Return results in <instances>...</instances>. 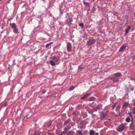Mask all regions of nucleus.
Segmentation results:
<instances>
[{"mask_svg": "<svg viewBox=\"0 0 135 135\" xmlns=\"http://www.w3.org/2000/svg\"><path fill=\"white\" fill-rule=\"evenodd\" d=\"M125 127L123 124H121L116 128V129L118 132H122L124 130Z\"/></svg>", "mask_w": 135, "mask_h": 135, "instance_id": "obj_1", "label": "nucleus"}, {"mask_svg": "<svg viewBox=\"0 0 135 135\" xmlns=\"http://www.w3.org/2000/svg\"><path fill=\"white\" fill-rule=\"evenodd\" d=\"M96 41V40L94 39H91L86 42V44L87 45L90 46L95 44Z\"/></svg>", "mask_w": 135, "mask_h": 135, "instance_id": "obj_2", "label": "nucleus"}, {"mask_svg": "<svg viewBox=\"0 0 135 135\" xmlns=\"http://www.w3.org/2000/svg\"><path fill=\"white\" fill-rule=\"evenodd\" d=\"M131 123L129 124L130 128L132 130H134L135 129V122H134L133 119L131 121Z\"/></svg>", "mask_w": 135, "mask_h": 135, "instance_id": "obj_3", "label": "nucleus"}, {"mask_svg": "<svg viewBox=\"0 0 135 135\" xmlns=\"http://www.w3.org/2000/svg\"><path fill=\"white\" fill-rule=\"evenodd\" d=\"M72 46L71 43L70 42H68L67 45V48L68 51L71 52V51Z\"/></svg>", "mask_w": 135, "mask_h": 135, "instance_id": "obj_4", "label": "nucleus"}, {"mask_svg": "<svg viewBox=\"0 0 135 135\" xmlns=\"http://www.w3.org/2000/svg\"><path fill=\"white\" fill-rule=\"evenodd\" d=\"M71 127L70 126L64 129V131L61 132V135H65L66 133V132L65 131H68L69 129H71Z\"/></svg>", "mask_w": 135, "mask_h": 135, "instance_id": "obj_5", "label": "nucleus"}, {"mask_svg": "<svg viewBox=\"0 0 135 135\" xmlns=\"http://www.w3.org/2000/svg\"><path fill=\"white\" fill-rule=\"evenodd\" d=\"M53 60L55 62H57L59 60V56H54L52 57Z\"/></svg>", "mask_w": 135, "mask_h": 135, "instance_id": "obj_6", "label": "nucleus"}, {"mask_svg": "<svg viewBox=\"0 0 135 135\" xmlns=\"http://www.w3.org/2000/svg\"><path fill=\"white\" fill-rule=\"evenodd\" d=\"M67 23L68 24H70L73 21V19L72 17H69L67 20H66Z\"/></svg>", "mask_w": 135, "mask_h": 135, "instance_id": "obj_7", "label": "nucleus"}, {"mask_svg": "<svg viewBox=\"0 0 135 135\" xmlns=\"http://www.w3.org/2000/svg\"><path fill=\"white\" fill-rule=\"evenodd\" d=\"M126 46L124 45L122 46L119 49V51L120 52L123 51L126 49Z\"/></svg>", "mask_w": 135, "mask_h": 135, "instance_id": "obj_8", "label": "nucleus"}, {"mask_svg": "<svg viewBox=\"0 0 135 135\" xmlns=\"http://www.w3.org/2000/svg\"><path fill=\"white\" fill-rule=\"evenodd\" d=\"M113 76L115 77H121V73L120 72H118L115 73Z\"/></svg>", "mask_w": 135, "mask_h": 135, "instance_id": "obj_9", "label": "nucleus"}, {"mask_svg": "<svg viewBox=\"0 0 135 135\" xmlns=\"http://www.w3.org/2000/svg\"><path fill=\"white\" fill-rule=\"evenodd\" d=\"M90 95V94L89 93H88L83 96L82 97H81L80 99L81 100H83L84 99H85L89 95Z\"/></svg>", "mask_w": 135, "mask_h": 135, "instance_id": "obj_10", "label": "nucleus"}, {"mask_svg": "<svg viewBox=\"0 0 135 135\" xmlns=\"http://www.w3.org/2000/svg\"><path fill=\"white\" fill-rule=\"evenodd\" d=\"M9 25L12 29L15 28L17 27L15 23H10L9 24Z\"/></svg>", "mask_w": 135, "mask_h": 135, "instance_id": "obj_11", "label": "nucleus"}, {"mask_svg": "<svg viewBox=\"0 0 135 135\" xmlns=\"http://www.w3.org/2000/svg\"><path fill=\"white\" fill-rule=\"evenodd\" d=\"M95 132L93 129H91L89 130V135H95Z\"/></svg>", "mask_w": 135, "mask_h": 135, "instance_id": "obj_12", "label": "nucleus"}, {"mask_svg": "<svg viewBox=\"0 0 135 135\" xmlns=\"http://www.w3.org/2000/svg\"><path fill=\"white\" fill-rule=\"evenodd\" d=\"M129 104V103L128 102H126L124 103L122 105V108H126L128 106Z\"/></svg>", "mask_w": 135, "mask_h": 135, "instance_id": "obj_13", "label": "nucleus"}, {"mask_svg": "<svg viewBox=\"0 0 135 135\" xmlns=\"http://www.w3.org/2000/svg\"><path fill=\"white\" fill-rule=\"evenodd\" d=\"M74 132L73 131H69L66 134V135H73L74 134Z\"/></svg>", "mask_w": 135, "mask_h": 135, "instance_id": "obj_14", "label": "nucleus"}, {"mask_svg": "<svg viewBox=\"0 0 135 135\" xmlns=\"http://www.w3.org/2000/svg\"><path fill=\"white\" fill-rule=\"evenodd\" d=\"M13 32L17 34L18 32V29L17 27L15 28H13Z\"/></svg>", "mask_w": 135, "mask_h": 135, "instance_id": "obj_15", "label": "nucleus"}, {"mask_svg": "<svg viewBox=\"0 0 135 135\" xmlns=\"http://www.w3.org/2000/svg\"><path fill=\"white\" fill-rule=\"evenodd\" d=\"M105 113H104L103 112H102V114L100 115V118L101 119H103L105 116Z\"/></svg>", "mask_w": 135, "mask_h": 135, "instance_id": "obj_16", "label": "nucleus"}, {"mask_svg": "<svg viewBox=\"0 0 135 135\" xmlns=\"http://www.w3.org/2000/svg\"><path fill=\"white\" fill-rule=\"evenodd\" d=\"M83 107L82 104H79L76 107V108L79 110H80L82 109Z\"/></svg>", "mask_w": 135, "mask_h": 135, "instance_id": "obj_17", "label": "nucleus"}, {"mask_svg": "<svg viewBox=\"0 0 135 135\" xmlns=\"http://www.w3.org/2000/svg\"><path fill=\"white\" fill-rule=\"evenodd\" d=\"M77 135H83L81 131L80 130H78L76 132Z\"/></svg>", "mask_w": 135, "mask_h": 135, "instance_id": "obj_18", "label": "nucleus"}, {"mask_svg": "<svg viewBox=\"0 0 135 135\" xmlns=\"http://www.w3.org/2000/svg\"><path fill=\"white\" fill-rule=\"evenodd\" d=\"M72 114L73 115L76 116L78 115V113L77 111H75L73 112Z\"/></svg>", "mask_w": 135, "mask_h": 135, "instance_id": "obj_19", "label": "nucleus"}, {"mask_svg": "<svg viewBox=\"0 0 135 135\" xmlns=\"http://www.w3.org/2000/svg\"><path fill=\"white\" fill-rule=\"evenodd\" d=\"M95 98L94 97H92L89 98V101H94L95 100Z\"/></svg>", "mask_w": 135, "mask_h": 135, "instance_id": "obj_20", "label": "nucleus"}, {"mask_svg": "<svg viewBox=\"0 0 135 135\" xmlns=\"http://www.w3.org/2000/svg\"><path fill=\"white\" fill-rule=\"evenodd\" d=\"M71 121V120L70 119H69L68 120H66L65 121V123H64V125H66L68 123H70V122Z\"/></svg>", "mask_w": 135, "mask_h": 135, "instance_id": "obj_21", "label": "nucleus"}, {"mask_svg": "<svg viewBox=\"0 0 135 135\" xmlns=\"http://www.w3.org/2000/svg\"><path fill=\"white\" fill-rule=\"evenodd\" d=\"M50 62L52 66H55L56 64H55V62L53 60H51L50 61Z\"/></svg>", "mask_w": 135, "mask_h": 135, "instance_id": "obj_22", "label": "nucleus"}, {"mask_svg": "<svg viewBox=\"0 0 135 135\" xmlns=\"http://www.w3.org/2000/svg\"><path fill=\"white\" fill-rule=\"evenodd\" d=\"M125 121L126 122L129 123L131 121V119L129 117H128L126 118Z\"/></svg>", "mask_w": 135, "mask_h": 135, "instance_id": "obj_23", "label": "nucleus"}, {"mask_svg": "<svg viewBox=\"0 0 135 135\" xmlns=\"http://www.w3.org/2000/svg\"><path fill=\"white\" fill-rule=\"evenodd\" d=\"M120 105L118 106L115 109V110L117 112H118L119 109L120 108Z\"/></svg>", "mask_w": 135, "mask_h": 135, "instance_id": "obj_24", "label": "nucleus"}, {"mask_svg": "<svg viewBox=\"0 0 135 135\" xmlns=\"http://www.w3.org/2000/svg\"><path fill=\"white\" fill-rule=\"evenodd\" d=\"M79 26L81 27V28H83L84 27V24L83 23H81L79 24Z\"/></svg>", "mask_w": 135, "mask_h": 135, "instance_id": "obj_25", "label": "nucleus"}, {"mask_svg": "<svg viewBox=\"0 0 135 135\" xmlns=\"http://www.w3.org/2000/svg\"><path fill=\"white\" fill-rule=\"evenodd\" d=\"M99 105H98L97 107L94 108L93 109V110L95 111H97L98 109H99V108L98 107V106Z\"/></svg>", "mask_w": 135, "mask_h": 135, "instance_id": "obj_26", "label": "nucleus"}, {"mask_svg": "<svg viewBox=\"0 0 135 135\" xmlns=\"http://www.w3.org/2000/svg\"><path fill=\"white\" fill-rule=\"evenodd\" d=\"M75 88L74 86H72L70 87L69 88V90H73Z\"/></svg>", "mask_w": 135, "mask_h": 135, "instance_id": "obj_27", "label": "nucleus"}, {"mask_svg": "<svg viewBox=\"0 0 135 135\" xmlns=\"http://www.w3.org/2000/svg\"><path fill=\"white\" fill-rule=\"evenodd\" d=\"M84 4L86 6H89V3H88L85 2H83Z\"/></svg>", "mask_w": 135, "mask_h": 135, "instance_id": "obj_28", "label": "nucleus"}, {"mask_svg": "<svg viewBox=\"0 0 135 135\" xmlns=\"http://www.w3.org/2000/svg\"><path fill=\"white\" fill-rule=\"evenodd\" d=\"M52 121L51 120L48 123V127H49L51 125Z\"/></svg>", "mask_w": 135, "mask_h": 135, "instance_id": "obj_29", "label": "nucleus"}, {"mask_svg": "<svg viewBox=\"0 0 135 135\" xmlns=\"http://www.w3.org/2000/svg\"><path fill=\"white\" fill-rule=\"evenodd\" d=\"M119 81V80L118 79H117L114 78V79L113 80V81L114 83H115L116 82H118Z\"/></svg>", "mask_w": 135, "mask_h": 135, "instance_id": "obj_30", "label": "nucleus"}, {"mask_svg": "<svg viewBox=\"0 0 135 135\" xmlns=\"http://www.w3.org/2000/svg\"><path fill=\"white\" fill-rule=\"evenodd\" d=\"M128 114L129 115L130 117H131V118H132V120H133V116H132V114L131 113V112L129 113Z\"/></svg>", "mask_w": 135, "mask_h": 135, "instance_id": "obj_31", "label": "nucleus"}, {"mask_svg": "<svg viewBox=\"0 0 135 135\" xmlns=\"http://www.w3.org/2000/svg\"><path fill=\"white\" fill-rule=\"evenodd\" d=\"M116 105L115 104H114L112 106V107L113 109H114L116 106Z\"/></svg>", "mask_w": 135, "mask_h": 135, "instance_id": "obj_32", "label": "nucleus"}, {"mask_svg": "<svg viewBox=\"0 0 135 135\" xmlns=\"http://www.w3.org/2000/svg\"><path fill=\"white\" fill-rule=\"evenodd\" d=\"M129 30L127 28L126 30H125V33L126 34L127 33H128L129 31Z\"/></svg>", "mask_w": 135, "mask_h": 135, "instance_id": "obj_33", "label": "nucleus"}, {"mask_svg": "<svg viewBox=\"0 0 135 135\" xmlns=\"http://www.w3.org/2000/svg\"><path fill=\"white\" fill-rule=\"evenodd\" d=\"M132 102H133V105L135 106V99H134L132 100Z\"/></svg>", "mask_w": 135, "mask_h": 135, "instance_id": "obj_34", "label": "nucleus"}, {"mask_svg": "<svg viewBox=\"0 0 135 135\" xmlns=\"http://www.w3.org/2000/svg\"><path fill=\"white\" fill-rule=\"evenodd\" d=\"M128 77L129 78L130 80H134V81L135 82V79H134L133 78H130V76H128Z\"/></svg>", "mask_w": 135, "mask_h": 135, "instance_id": "obj_35", "label": "nucleus"}, {"mask_svg": "<svg viewBox=\"0 0 135 135\" xmlns=\"http://www.w3.org/2000/svg\"><path fill=\"white\" fill-rule=\"evenodd\" d=\"M108 78L109 79L113 80L114 79V78L113 77H109Z\"/></svg>", "mask_w": 135, "mask_h": 135, "instance_id": "obj_36", "label": "nucleus"}, {"mask_svg": "<svg viewBox=\"0 0 135 135\" xmlns=\"http://www.w3.org/2000/svg\"><path fill=\"white\" fill-rule=\"evenodd\" d=\"M50 45V44H49V43H48V44H46V47H48Z\"/></svg>", "mask_w": 135, "mask_h": 135, "instance_id": "obj_37", "label": "nucleus"}, {"mask_svg": "<svg viewBox=\"0 0 135 135\" xmlns=\"http://www.w3.org/2000/svg\"><path fill=\"white\" fill-rule=\"evenodd\" d=\"M132 112L133 114H135V107L133 108Z\"/></svg>", "mask_w": 135, "mask_h": 135, "instance_id": "obj_38", "label": "nucleus"}, {"mask_svg": "<svg viewBox=\"0 0 135 135\" xmlns=\"http://www.w3.org/2000/svg\"><path fill=\"white\" fill-rule=\"evenodd\" d=\"M131 27L130 26H128V27H127V28L129 30L130 29H131Z\"/></svg>", "mask_w": 135, "mask_h": 135, "instance_id": "obj_39", "label": "nucleus"}, {"mask_svg": "<svg viewBox=\"0 0 135 135\" xmlns=\"http://www.w3.org/2000/svg\"><path fill=\"white\" fill-rule=\"evenodd\" d=\"M46 90H43L42 91V93H46Z\"/></svg>", "mask_w": 135, "mask_h": 135, "instance_id": "obj_40", "label": "nucleus"}, {"mask_svg": "<svg viewBox=\"0 0 135 135\" xmlns=\"http://www.w3.org/2000/svg\"><path fill=\"white\" fill-rule=\"evenodd\" d=\"M49 135H54L53 133H49Z\"/></svg>", "mask_w": 135, "mask_h": 135, "instance_id": "obj_41", "label": "nucleus"}, {"mask_svg": "<svg viewBox=\"0 0 135 135\" xmlns=\"http://www.w3.org/2000/svg\"><path fill=\"white\" fill-rule=\"evenodd\" d=\"M130 89H131V91H133L134 89V88H130Z\"/></svg>", "mask_w": 135, "mask_h": 135, "instance_id": "obj_42", "label": "nucleus"}, {"mask_svg": "<svg viewBox=\"0 0 135 135\" xmlns=\"http://www.w3.org/2000/svg\"><path fill=\"white\" fill-rule=\"evenodd\" d=\"M98 134H99L98 132H97L96 133L95 132V135H98Z\"/></svg>", "mask_w": 135, "mask_h": 135, "instance_id": "obj_43", "label": "nucleus"}, {"mask_svg": "<svg viewBox=\"0 0 135 135\" xmlns=\"http://www.w3.org/2000/svg\"><path fill=\"white\" fill-rule=\"evenodd\" d=\"M49 44H50V45H51V44H53V42H51Z\"/></svg>", "mask_w": 135, "mask_h": 135, "instance_id": "obj_44", "label": "nucleus"}, {"mask_svg": "<svg viewBox=\"0 0 135 135\" xmlns=\"http://www.w3.org/2000/svg\"><path fill=\"white\" fill-rule=\"evenodd\" d=\"M42 0L44 2H45V0Z\"/></svg>", "mask_w": 135, "mask_h": 135, "instance_id": "obj_45", "label": "nucleus"}, {"mask_svg": "<svg viewBox=\"0 0 135 135\" xmlns=\"http://www.w3.org/2000/svg\"><path fill=\"white\" fill-rule=\"evenodd\" d=\"M3 28V27H1V28H2V29Z\"/></svg>", "mask_w": 135, "mask_h": 135, "instance_id": "obj_46", "label": "nucleus"}]
</instances>
